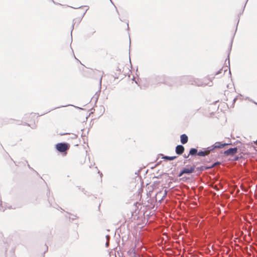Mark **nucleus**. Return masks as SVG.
<instances>
[{
  "label": "nucleus",
  "instance_id": "f8f14e48",
  "mask_svg": "<svg viewBox=\"0 0 257 257\" xmlns=\"http://www.w3.org/2000/svg\"><path fill=\"white\" fill-rule=\"evenodd\" d=\"M210 167H205L204 166H201L200 167H198L196 168V170L197 171H199L200 172H202V171L204 170H206V169H209L210 168Z\"/></svg>",
  "mask_w": 257,
  "mask_h": 257
},
{
  "label": "nucleus",
  "instance_id": "39448f33",
  "mask_svg": "<svg viewBox=\"0 0 257 257\" xmlns=\"http://www.w3.org/2000/svg\"><path fill=\"white\" fill-rule=\"evenodd\" d=\"M213 83L212 80L210 79L209 77H205L203 79L202 82V85L206 86V85H209L211 86L212 85Z\"/></svg>",
  "mask_w": 257,
  "mask_h": 257
},
{
  "label": "nucleus",
  "instance_id": "f257e3e1",
  "mask_svg": "<svg viewBox=\"0 0 257 257\" xmlns=\"http://www.w3.org/2000/svg\"><path fill=\"white\" fill-rule=\"evenodd\" d=\"M229 72H227V66L223 67L220 69L217 72L215 73V76L217 79H222L223 80H225L229 77ZM214 78H215L214 77Z\"/></svg>",
  "mask_w": 257,
  "mask_h": 257
},
{
  "label": "nucleus",
  "instance_id": "20e7f679",
  "mask_svg": "<svg viewBox=\"0 0 257 257\" xmlns=\"http://www.w3.org/2000/svg\"><path fill=\"white\" fill-rule=\"evenodd\" d=\"M237 152V148H230L224 152V154L225 156H233L235 155Z\"/></svg>",
  "mask_w": 257,
  "mask_h": 257
},
{
  "label": "nucleus",
  "instance_id": "ddd939ff",
  "mask_svg": "<svg viewBox=\"0 0 257 257\" xmlns=\"http://www.w3.org/2000/svg\"><path fill=\"white\" fill-rule=\"evenodd\" d=\"M128 253L130 254V255L132 256H135V251H134V249H130L128 251Z\"/></svg>",
  "mask_w": 257,
  "mask_h": 257
},
{
  "label": "nucleus",
  "instance_id": "9b49d317",
  "mask_svg": "<svg viewBox=\"0 0 257 257\" xmlns=\"http://www.w3.org/2000/svg\"><path fill=\"white\" fill-rule=\"evenodd\" d=\"M197 152V150L194 148H192L190 150L189 155H195Z\"/></svg>",
  "mask_w": 257,
  "mask_h": 257
},
{
  "label": "nucleus",
  "instance_id": "423d86ee",
  "mask_svg": "<svg viewBox=\"0 0 257 257\" xmlns=\"http://www.w3.org/2000/svg\"><path fill=\"white\" fill-rule=\"evenodd\" d=\"M228 144L226 143H221L220 142H216L213 146V149L216 148H223L225 146L228 145Z\"/></svg>",
  "mask_w": 257,
  "mask_h": 257
},
{
  "label": "nucleus",
  "instance_id": "f03ea898",
  "mask_svg": "<svg viewBox=\"0 0 257 257\" xmlns=\"http://www.w3.org/2000/svg\"><path fill=\"white\" fill-rule=\"evenodd\" d=\"M70 148V145L67 143H58L56 145V149L60 152L67 151Z\"/></svg>",
  "mask_w": 257,
  "mask_h": 257
},
{
  "label": "nucleus",
  "instance_id": "1a4fd4ad",
  "mask_svg": "<svg viewBox=\"0 0 257 257\" xmlns=\"http://www.w3.org/2000/svg\"><path fill=\"white\" fill-rule=\"evenodd\" d=\"M210 150H205L204 151H200L198 153L197 155L200 156H205L209 154Z\"/></svg>",
  "mask_w": 257,
  "mask_h": 257
},
{
  "label": "nucleus",
  "instance_id": "9d476101",
  "mask_svg": "<svg viewBox=\"0 0 257 257\" xmlns=\"http://www.w3.org/2000/svg\"><path fill=\"white\" fill-rule=\"evenodd\" d=\"M177 157L176 156L169 157V156H163L162 157V159H164V160L172 161V160L175 159Z\"/></svg>",
  "mask_w": 257,
  "mask_h": 257
},
{
  "label": "nucleus",
  "instance_id": "6e6552de",
  "mask_svg": "<svg viewBox=\"0 0 257 257\" xmlns=\"http://www.w3.org/2000/svg\"><path fill=\"white\" fill-rule=\"evenodd\" d=\"M181 138V142L183 144H185L187 143L188 138L187 135L185 134L182 135L180 137Z\"/></svg>",
  "mask_w": 257,
  "mask_h": 257
},
{
  "label": "nucleus",
  "instance_id": "7ed1b4c3",
  "mask_svg": "<svg viewBox=\"0 0 257 257\" xmlns=\"http://www.w3.org/2000/svg\"><path fill=\"white\" fill-rule=\"evenodd\" d=\"M195 166L190 167V168H184L179 173L178 177H181L184 174H191L194 171Z\"/></svg>",
  "mask_w": 257,
  "mask_h": 257
},
{
  "label": "nucleus",
  "instance_id": "0eeeda50",
  "mask_svg": "<svg viewBox=\"0 0 257 257\" xmlns=\"http://www.w3.org/2000/svg\"><path fill=\"white\" fill-rule=\"evenodd\" d=\"M184 151V148L182 145H178L176 147V153L178 155H181Z\"/></svg>",
  "mask_w": 257,
  "mask_h": 257
}]
</instances>
